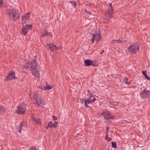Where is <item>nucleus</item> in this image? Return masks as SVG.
Segmentation results:
<instances>
[{"instance_id":"f704fd0d","label":"nucleus","mask_w":150,"mask_h":150,"mask_svg":"<svg viewBox=\"0 0 150 150\" xmlns=\"http://www.w3.org/2000/svg\"><path fill=\"white\" fill-rule=\"evenodd\" d=\"M109 129V127H107V131H106V134H108Z\"/></svg>"},{"instance_id":"473e14b6","label":"nucleus","mask_w":150,"mask_h":150,"mask_svg":"<svg viewBox=\"0 0 150 150\" xmlns=\"http://www.w3.org/2000/svg\"><path fill=\"white\" fill-rule=\"evenodd\" d=\"M52 117L54 120H56L57 119V117L53 115L52 116Z\"/></svg>"},{"instance_id":"20e7f679","label":"nucleus","mask_w":150,"mask_h":150,"mask_svg":"<svg viewBox=\"0 0 150 150\" xmlns=\"http://www.w3.org/2000/svg\"><path fill=\"white\" fill-rule=\"evenodd\" d=\"M25 106L24 104H20L18 107L17 110H16V113L21 114L24 113L25 111Z\"/></svg>"},{"instance_id":"e433bc0d","label":"nucleus","mask_w":150,"mask_h":150,"mask_svg":"<svg viewBox=\"0 0 150 150\" xmlns=\"http://www.w3.org/2000/svg\"><path fill=\"white\" fill-rule=\"evenodd\" d=\"M85 12H87V13H89V12L87 11H86V9H85Z\"/></svg>"},{"instance_id":"412c9836","label":"nucleus","mask_w":150,"mask_h":150,"mask_svg":"<svg viewBox=\"0 0 150 150\" xmlns=\"http://www.w3.org/2000/svg\"><path fill=\"white\" fill-rule=\"evenodd\" d=\"M32 27V25H27L25 26V27L24 28L27 30L28 31L29 30H30Z\"/></svg>"},{"instance_id":"f3484780","label":"nucleus","mask_w":150,"mask_h":150,"mask_svg":"<svg viewBox=\"0 0 150 150\" xmlns=\"http://www.w3.org/2000/svg\"><path fill=\"white\" fill-rule=\"evenodd\" d=\"M58 122H55L54 123L52 124L51 122H49L48 123V125L50 127H56L58 125Z\"/></svg>"},{"instance_id":"423d86ee","label":"nucleus","mask_w":150,"mask_h":150,"mask_svg":"<svg viewBox=\"0 0 150 150\" xmlns=\"http://www.w3.org/2000/svg\"><path fill=\"white\" fill-rule=\"evenodd\" d=\"M141 97L143 98H148L150 96V91L149 90H144L141 91L140 93Z\"/></svg>"},{"instance_id":"cd10ccee","label":"nucleus","mask_w":150,"mask_h":150,"mask_svg":"<svg viewBox=\"0 0 150 150\" xmlns=\"http://www.w3.org/2000/svg\"><path fill=\"white\" fill-rule=\"evenodd\" d=\"M96 100V98L95 97H93H93L91 98V99H90V100L92 103L93 102Z\"/></svg>"},{"instance_id":"f257e3e1","label":"nucleus","mask_w":150,"mask_h":150,"mask_svg":"<svg viewBox=\"0 0 150 150\" xmlns=\"http://www.w3.org/2000/svg\"><path fill=\"white\" fill-rule=\"evenodd\" d=\"M37 64L35 60L31 62L27 63L25 64L24 67L26 68H30L32 69L31 71L33 74L38 78H40V74L38 71L36 69Z\"/></svg>"},{"instance_id":"39448f33","label":"nucleus","mask_w":150,"mask_h":150,"mask_svg":"<svg viewBox=\"0 0 150 150\" xmlns=\"http://www.w3.org/2000/svg\"><path fill=\"white\" fill-rule=\"evenodd\" d=\"M99 31L95 32L93 35V38L92 39V43H94V41H95L96 42L99 41L101 39Z\"/></svg>"},{"instance_id":"aec40b11","label":"nucleus","mask_w":150,"mask_h":150,"mask_svg":"<svg viewBox=\"0 0 150 150\" xmlns=\"http://www.w3.org/2000/svg\"><path fill=\"white\" fill-rule=\"evenodd\" d=\"M35 121V123L38 125L41 124V121L40 119L39 118H35L33 119Z\"/></svg>"},{"instance_id":"4be33fe9","label":"nucleus","mask_w":150,"mask_h":150,"mask_svg":"<svg viewBox=\"0 0 150 150\" xmlns=\"http://www.w3.org/2000/svg\"><path fill=\"white\" fill-rule=\"evenodd\" d=\"M28 31L24 28H22L21 31V34L23 35H25Z\"/></svg>"},{"instance_id":"5701e85b","label":"nucleus","mask_w":150,"mask_h":150,"mask_svg":"<svg viewBox=\"0 0 150 150\" xmlns=\"http://www.w3.org/2000/svg\"><path fill=\"white\" fill-rule=\"evenodd\" d=\"M128 79L127 77H125L123 80L124 82L126 84H129L130 83L128 81Z\"/></svg>"},{"instance_id":"58836bf2","label":"nucleus","mask_w":150,"mask_h":150,"mask_svg":"<svg viewBox=\"0 0 150 150\" xmlns=\"http://www.w3.org/2000/svg\"><path fill=\"white\" fill-rule=\"evenodd\" d=\"M110 7H111L112 8V5H111V3L110 4Z\"/></svg>"},{"instance_id":"dca6fc26","label":"nucleus","mask_w":150,"mask_h":150,"mask_svg":"<svg viewBox=\"0 0 150 150\" xmlns=\"http://www.w3.org/2000/svg\"><path fill=\"white\" fill-rule=\"evenodd\" d=\"M84 62L86 66H89L92 65L93 66L94 65L93 64H92L93 62L89 59L85 60Z\"/></svg>"},{"instance_id":"9d476101","label":"nucleus","mask_w":150,"mask_h":150,"mask_svg":"<svg viewBox=\"0 0 150 150\" xmlns=\"http://www.w3.org/2000/svg\"><path fill=\"white\" fill-rule=\"evenodd\" d=\"M31 99L34 101L36 99H37V97L38 98L40 96L35 92H33L31 93L30 95Z\"/></svg>"},{"instance_id":"a878e982","label":"nucleus","mask_w":150,"mask_h":150,"mask_svg":"<svg viewBox=\"0 0 150 150\" xmlns=\"http://www.w3.org/2000/svg\"><path fill=\"white\" fill-rule=\"evenodd\" d=\"M5 110V109L4 107L0 106V112H4Z\"/></svg>"},{"instance_id":"c756f323","label":"nucleus","mask_w":150,"mask_h":150,"mask_svg":"<svg viewBox=\"0 0 150 150\" xmlns=\"http://www.w3.org/2000/svg\"><path fill=\"white\" fill-rule=\"evenodd\" d=\"M114 41H115V42L116 41L118 43H122V41L121 40H114Z\"/></svg>"},{"instance_id":"9b49d317","label":"nucleus","mask_w":150,"mask_h":150,"mask_svg":"<svg viewBox=\"0 0 150 150\" xmlns=\"http://www.w3.org/2000/svg\"><path fill=\"white\" fill-rule=\"evenodd\" d=\"M113 9L112 8L110 7L109 9L108 12V18L109 21H110V19H111L113 17Z\"/></svg>"},{"instance_id":"c9c22d12","label":"nucleus","mask_w":150,"mask_h":150,"mask_svg":"<svg viewBox=\"0 0 150 150\" xmlns=\"http://www.w3.org/2000/svg\"><path fill=\"white\" fill-rule=\"evenodd\" d=\"M49 127H49V126H48L46 127V128L47 129H48V128H49Z\"/></svg>"},{"instance_id":"7ed1b4c3","label":"nucleus","mask_w":150,"mask_h":150,"mask_svg":"<svg viewBox=\"0 0 150 150\" xmlns=\"http://www.w3.org/2000/svg\"><path fill=\"white\" fill-rule=\"evenodd\" d=\"M139 43H136L131 45L128 48V49L131 53H136L139 50Z\"/></svg>"},{"instance_id":"ea45409f","label":"nucleus","mask_w":150,"mask_h":150,"mask_svg":"<svg viewBox=\"0 0 150 150\" xmlns=\"http://www.w3.org/2000/svg\"><path fill=\"white\" fill-rule=\"evenodd\" d=\"M35 57L36 58V57H37V55H35Z\"/></svg>"},{"instance_id":"0eeeda50","label":"nucleus","mask_w":150,"mask_h":150,"mask_svg":"<svg viewBox=\"0 0 150 150\" xmlns=\"http://www.w3.org/2000/svg\"><path fill=\"white\" fill-rule=\"evenodd\" d=\"M37 99H36L35 100L34 102L38 105L40 106L44 105H45V102L44 100L40 96L38 98L37 97Z\"/></svg>"},{"instance_id":"4468645a","label":"nucleus","mask_w":150,"mask_h":150,"mask_svg":"<svg viewBox=\"0 0 150 150\" xmlns=\"http://www.w3.org/2000/svg\"><path fill=\"white\" fill-rule=\"evenodd\" d=\"M93 95L92 93H91L90 98L88 99V100H86L85 101V105L86 107H88L89 106L87 105V104H90V103H92L90 100V99H91L92 97H93Z\"/></svg>"},{"instance_id":"a211bd4d","label":"nucleus","mask_w":150,"mask_h":150,"mask_svg":"<svg viewBox=\"0 0 150 150\" xmlns=\"http://www.w3.org/2000/svg\"><path fill=\"white\" fill-rule=\"evenodd\" d=\"M26 126V123L25 122H22L21 125V127H20L19 129L18 130L19 132L20 133L21 132V130L23 129V128L24 127H25Z\"/></svg>"},{"instance_id":"ddd939ff","label":"nucleus","mask_w":150,"mask_h":150,"mask_svg":"<svg viewBox=\"0 0 150 150\" xmlns=\"http://www.w3.org/2000/svg\"><path fill=\"white\" fill-rule=\"evenodd\" d=\"M47 45L50 47V49L52 51L55 50H57L58 49V48L53 43H52L50 44Z\"/></svg>"},{"instance_id":"f03ea898","label":"nucleus","mask_w":150,"mask_h":150,"mask_svg":"<svg viewBox=\"0 0 150 150\" xmlns=\"http://www.w3.org/2000/svg\"><path fill=\"white\" fill-rule=\"evenodd\" d=\"M7 14L8 15L10 19L13 20L17 19L20 16L18 10L13 9L8 10L7 12Z\"/></svg>"},{"instance_id":"7c9ffc66","label":"nucleus","mask_w":150,"mask_h":150,"mask_svg":"<svg viewBox=\"0 0 150 150\" xmlns=\"http://www.w3.org/2000/svg\"><path fill=\"white\" fill-rule=\"evenodd\" d=\"M146 71H142V74H143V75L145 76V75H146L147 74H146Z\"/></svg>"},{"instance_id":"72a5a7b5","label":"nucleus","mask_w":150,"mask_h":150,"mask_svg":"<svg viewBox=\"0 0 150 150\" xmlns=\"http://www.w3.org/2000/svg\"><path fill=\"white\" fill-rule=\"evenodd\" d=\"M76 3L75 2H73V4H72L74 6H75L76 5Z\"/></svg>"},{"instance_id":"4c0bfd02","label":"nucleus","mask_w":150,"mask_h":150,"mask_svg":"<svg viewBox=\"0 0 150 150\" xmlns=\"http://www.w3.org/2000/svg\"><path fill=\"white\" fill-rule=\"evenodd\" d=\"M73 2H72V1H70V3H71L72 4H73Z\"/></svg>"},{"instance_id":"f8f14e48","label":"nucleus","mask_w":150,"mask_h":150,"mask_svg":"<svg viewBox=\"0 0 150 150\" xmlns=\"http://www.w3.org/2000/svg\"><path fill=\"white\" fill-rule=\"evenodd\" d=\"M15 78V73L13 72H9L8 76L6 79V80H11Z\"/></svg>"},{"instance_id":"6e6552de","label":"nucleus","mask_w":150,"mask_h":150,"mask_svg":"<svg viewBox=\"0 0 150 150\" xmlns=\"http://www.w3.org/2000/svg\"><path fill=\"white\" fill-rule=\"evenodd\" d=\"M103 115L105 118L106 119H111L114 117L108 111L103 112Z\"/></svg>"},{"instance_id":"2eb2a0df","label":"nucleus","mask_w":150,"mask_h":150,"mask_svg":"<svg viewBox=\"0 0 150 150\" xmlns=\"http://www.w3.org/2000/svg\"><path fill=\"white\" fill-rule=\"evenodd\" d=\"M53 87V86L52 85H48L47 84L45 86L43 87H41V88L42 90H50L52 89Z\"/></svg>"},{"instance_id":"2f4dec72","label":"nucleus","mask_w":150,"mask_h":150,"mask_svg":"<svg viewBox=\"0 0 150 150\" xmlns=\"http://www.w3.org/2000/svg\"><path fill=\"white\" fill-rule=\"evenodd\" d=\"M30 150H37L35 147H32L30 148Z\"/></svg>"},{"instance_id":"bb28decb","label":"nucleus","mask_w":150,"mask_h":150,"mask_svg":"<svg viewBox=\"0 0 150 150\" xmlns=\"http://www.w3.org/2000/svg\"><path fill=\"white\" fill-rule=\"evenodd\" d=\"M112 146L114 148H116L117 147V146L116 143L114 142H112Z\"/></svg>"},{"instance_id":"c85d7f7f","label":"nucleus","mask_w":150,"mask_h":150,"mask_svg":"<svg viewBox=\"0 0 150 150\" xmlns=\"http://www.w3.org/2000/svg\"><path fill=\"white\" fill-rule=\"evenodd\" d=\"M144 77H145V78L147 80H150V77H148L147 76V74L146 75H145L144 76Z\"/></svg>"},{"instance_id":"1a4fd4ad","label":"nucleus","mask_w":150,"mask_h":150,"mask_svg":"<svg viewBox=\"0 0 150 150\" xmlns=\"http://www.w3.org/2000/svg\"><path fill=\"white\" fill-rule=\"evenodd\" d=\"M30 13H28L23 16L22 17V21L23 23H25L26 22L29 20L30 18Z\"/></svg>"},{"instance_id":"6ab92c4d","label":"nucleus","mask_w":150,"mask_h":150,"mask_svg":"<svg viewBox=\"0 0 150 150\" xmlns=\"http://www.w3.org/2000/svg\"><path fill=\"white\" fill-rule=\"evenodd\" d=\"M46 35L48 36H50L51 37H52L51 34L50 33L47 32L46 31H45L44 33H42V37H44Z\"/></svg>"},{"instance_id":"b1692460","label":"nucleus","mask_w":150,"mask_h":150,"mask_svg":"<svg viewBox=\"0 0 150 150\" xmlns=\"http://www.w3.org/2000/svg\"><path fill=\"white\" fill-rule=\"evenodd\" d=\"M4 4V2L3 0H0V8L2 7Z\"/></svg>"},{"instance_id":"393cba45","label":"nucleus","mask_w":150,"mask_h":150,"mask_svg":"<svg viewBox=\"0 0 150 150\" xmlns=\"http://www.w3.org/2000/svg\"><path fill=\"white\" fill-rule=\"evenodd\" d=\"M108 134H106V136H105V139L106 140H107L108 141H109L111 140V138L108 136Z\"/></svg>"}]
</instances>
